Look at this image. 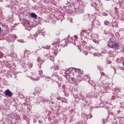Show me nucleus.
<instances>
[{
  "mask_svg": "<svg viewBox=\"0 0 124 124\" xmlns=\"http://www.w3.org/2000/svg\"><path fill=\"white\" fill-rule=\"evenodd\" d=\"M108 46L111 49L119 50L120 49V43L117 41L110 39L108 43Z\"/></svg>",
  "mask_w": 124,
  "mask_h": 124,
  "instance_id": "nucleus-1",
  "label": "nucleus"
},
{
  "mask_svg": "<svg viewBox=\"0 0 124 124\" xmlns=\"http://www.w3.org/2000/svg\"><path fill=\"white\" fill-rule=\"evenodd\" d=\"M60 39L58 38L56 39H55L54 42L52 44V49L54 51H60L59 45H60Z\"/></svg>",
  "mask_w": 124,
  "mask_h": 124,
  "instance_id": "nucleus-2",
  "label": "nucleus"
},
{
  "mask_svg": "<svg viewBox=\"0 0 124 124\" xmlns=\"http://www.w3.org/2000/svg\"><path fill=\"white\" fill-rule=\"evenodd\" d=\"M4 94H5V95H7V96H9V97H12V95H13V93L9 90H5Z\"/></svg>",
  "mask_w": 124,
  "mask_h": 124,
  "instance_id": "nucleus-3",
  "label": "nucleus"
},
{
  "mask_svg": "<svg viewBox=\"0 0 124 124\" xmlns=\"http://www.w3.org/2000/svg\"><path fill=\"white\" fill-rule=\"evenodd\" d=\"M31 16V18H33V19H37V16L34 13H32Z\"/></svg>",
  "mask_w": 124,
  "mask_h": 124,
  "instance_id": "nucleus-4",
  "label": "nucleus"
},
{
  "mask_svg": "<svg viewBox=\"0 0 124 124\" xmlns=\"http://www.w3.org/2000/svg\"><path fill=\"white\" fill-rule=\"evenodd\" d=\"M37 62H40L41 63H43V61H42V59H41V58H39L37 59Z\"/></svg>",
  "mask_w": 124,
  "mask_h": 124,
  "instance_id": "nucleus-5",
  "label": "nucleus"
},
{
  "mask_svg": "<svg viewBox=\"0 0 124 124\" xmlns=\"http://www.w3.org/2000/svg\"><path fill=\"white\" fill-rule=\"evenodd\" d=\"M104 24H105V26H109V21H106L104 22Z\"/></svg>",
  "mask_w": 124,
  "mask_h": 124,
  "instance_id": "nucleus-6",
  "label": "nucleus"
},
{
  "mask_svg": "<svg viewBox=\"0 0 124 124\" xmlns=\"http://www.w3.org/2000/svg\"><path fill=\"white\" fill-rule=\"evenodd\" d=\"M2 58H3V53H2L1 52H0V59H2Z\"/></svg>",
  "mask_w": 124,
  "mask_h": 124,
  "instance_id": "nucleus-7",
  "label": "nucleus"
},
{
  "mask_svg": "<svg viewBox=\"0 0 124 124\" xmlns=\"http://www.w3.org/2000/svg\"><path fill=\"white\" fill-rule=\"evenodd\" d=\"M29 67L30 68H32V63H30L29 64Z\"/></svg>",
  "mask_w": 124,
  "mask_h": 124,
  "instance_id": "nucleus-8",
  "label": "nucleus"
},
{
  "mask_svg": "<svg viewBox=\"0 0 124 124\" xmlns=\"http://www.w3.org/2000/svg\"><path fill=\"white\" fill-rule=\"evenodd\" d=\"M31 78H33V79H34L35 77H34V74H32Z\"/></svg>",
  "mask_w": 124,
  "mask_h": 124,
  "instance_id": "nucleus-9",
  "label": "nucleus"
},
{
  "mask_svg": "<svg viewBox=\"0 0 124 124\" xmlns=\"http://www.w3.org/2000/svg\"><path fill=\"white\" fill-rule=\"evenodd\" d=\"M83 53L85 54V55H88V52L86 51H83Z\"/></svg>",
  "mask_w": 124,
  "mask_h": 124,
  "instance_id": "nucleus-10",
  "label": "nucleus"
},
{
  "mask_svg": "<svg viewBox=\"0 0 124 124\" xmlns=\"http://www.w3.org/2000/svg\"><path fill=\"white\" fill-rule=\"evenodd\" d=\"M0 33H1V28L0 27Z\"/></svg>",
  "mask_w": 124,
  "mask_h": 124,
  "instance_id": "nucleus-11",
  "label": "nucleus"
},
{
  "mask_svg": "<svg viewBox=\"0 0 124 124\" xmlns=\"http://www.w3.org/2000/svg\"><path fill=\"white\" fill-rule=\"evenodd\" d=\"M78 78H79V77H81V76L80 75H78Z\"/></svg>",
  "mask_w": 124,
  "mask_h": 124,
  "instance_id": "nucleus-12",
  "label": "nucleus"
},
{
  "mask_svg": "<svg viewBox=\"0 0 124 124\" xmlns=\"http://www.w3.org/2000/svg\"><path fill=\"white\" fill-rule=\"evenodd\" d=\"M64 42V43H65V42H64V41H62V42Z\"/></svg>",
  "mask_w": 124,
  "mask_h": 124,
  "instance_id": "nucleus-13",
  "label": "nucleus"
},
{
  "mask_svg": "<svg viewBox=\"0 0 124 124\" xmlns=\"http://www.w3.org/2000/svg\"><path fill=\"white\" fill-rule=\"evenodd\" d=\"M65 45H62V46H65Z\"/></svg>",
  "mask_w": 124,
  "mask_h": 124,
  "instance_id": "nucleus-14",
  "label": "nucleus"
},
{
  "mask_svg": "<svg viewBox=\"0 0 124 124\" xmlns=\"http://www.w3.org/2000/svg\"><path fill=\"white\" fill-rule=\"evenodd\" d=\"M78 71V69H77V70H76V71Z\"/></svg>",
  "mask_w": 124,
  "mask_h": 124,
  "instance_id": "nucleus-15",
  "label": "nucleus"
}]
</instances>
